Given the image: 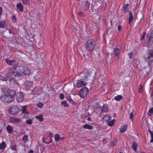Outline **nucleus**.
Instances as JSON below:
<instances>
[{"label":"nucleus","instance_id":"24","mask_svg":"<svg viewBox=\"0 0 153 153\" xmlns=\"http://www.w3.org/2000/svg\"><path fill=\"white\" fill-rule=\"evenodd\" d=\"M6 22L5 20L1 21L0 22V27L4 28L5 27Z\"/></svg>","mask_w":153,"mask_h":153},{"label":"nucleus","instance_id":"23","mask_svg":"<svg viewBox=\"0 0 153 153\" xmlns=\"http://www.w3.org/2000/svg\"><path fill=\"white\" fill-rule=\"evenodd\" d=\"M7 131L9 134L11 133L13 131V128L10 125H8L7 128Z\"/></svg>","mask_w":153,"mask_h":153},{"label":"nucleus","instance_id":"25","mask_svg":"<svg viewBox=\"0 0 153 153\" xmlns=\"http://www.w3.org/2000/svg\"><path fill=\"white\" fill-rule=\"evenodd\" d=\"M7 63L10 65H13V64L16 62V60H7L6 61Z\"/></svg>","mask_w":153,"mask_h":153},{"label":"nucleus","instance_id":"21","mask_svg":"<svg viewBox=\"0 0 153 153\" xmlns=\"http://www.w3.org/2000/svg\"><path fill=\"white\" fill-rule=\"evenodd\" d=\"M127 128V126L126 125L121 126L120 129V132L121 133L125 132L126 131Z\"/></svg>","mask_w":153,"mask_h":153},{"label":"nucleus","instance_id":"18","mask_svg":"<svg viewBox=\"0 0 153 153\" xmlns=\"http://www.w3.org/2000/svg\"><path fill=\"white\" fill-rule=\"evenodd\" d=\"M106 6V4L105 2L103 1L102 2L100 7L101 10L102 11L104 12Z\"/></svg>","mask_w":153,"mask_h":153},{"label":"nucleus","instance_id":"16","mask_svg":"<svg viewBox=\"0 0 153 153\" xmlns=\"http://www.w3.org/2000/svg\"><path fill=\"white\" fill-rule=\"evenodd\" d=\"M111 117L108 115H106L103 118V120L106 123L109 122L111 120Z\"/></svg>","mask_w":153,"mask_h":153},{"label":"nucleus","instance_id":"62","mask_svg":"<svg viewBox=\"0 0 153 153\" xmlns=\"http://www.w3.org/2000/svg\"><path fill=\"white\" fill-rule=\"evenodd\" d=\"M151 95L152 96H153V92H152L151 93Z\"/></svg>","mask_w":153,"mask_h":153},{"label":"nucleus","instance_id":"20","mask_svg":"<svg viewBox=\"0 0 153 153\" xmlns=\"http://www.w3.org/2000/svg\"><path fill=\"white\" fill-rule=\"evenodd\" d=\"M83 128L88 130H92L93 129V127L92 126L88 124H86L83 125Z\"/></svg>","mask_w":153,"mask_h":153},{"label":"nucleus","instance_id":"42","mask_svg":"<svg viewBox=\"0 0 153 153\" xmlns=\"http://www.w3.org/2000/svg\"><path fill=\"white\" fill-rule=\"evenodd\" d=\"M146 34V33L145 32H144L143 33V35L141 36V37L140 38V41H142L143 39H144Z\"/></svg>","mask_w":153,"mask_h":153},{"label":"nucleus","instance_id":"50","mask_svg":"<svg viewBox=\"0 0 153 153\" xmlns=\"http://www.w3.org/2000/svg\"><path fill=\"white\" fill-rule=\"evenodd\" d=\"M79 15L82 17H83L84 16V15L83 13L82 12H79L78 13Z\"/></svg>","mask_w":153,"mask_h":153},{"label":"nucleus","instance_id":"10","mask_svg":"<svg viewBox=\"0 0 153 153\" xmlns=\"http://www.w3.org/2000/svg\"><path fill=\"white\" fill-rule=\"evenodd\" d=\"M24 94L22 92H18L16 94V100L19 102H22L23 100Z\"/></svg>","mask_w":153,"mask_h":153},{"label":"nucleus","instance_id":"29","mask_svg":"<svg viewBox=\"0 0 153 153\" xmlns=\"http://www.w3.org/2000/svg\"><path fill=\"white\" fill-rule=\"evenodd\" d=\"M4 127V123L2 122H0V133L2 131Z\"/></svg>","mask_w":153,"mask_h":153},{"label":"nucleus","instance_id":"59","mask_svg":"<svg viewBox=\"0 0 153 153\" xmlns=\"http://www.w3.org/2000/svg\"><path fill=\"white\" fill-rule=\"evenodd\" d=\"M65 138V137H60L59 140H62L64 139Z\"/></svg>","mask_w":153,"mask_h":153},{"label":"nucleus","instance_id":"13","mask_svg":"<svg viewBox=\"0 0 153 153\" xmlns=\"http://www.w3.org/2000/svg\"><path fill=\"white\" fill-rule=\"evenodd\" d=\"M86 85V83L83 81L78 80L76 82V84H74V85L76 86L78 88L81 87L83 86H85Z\"/></svg>","mask_w":153,"mask_h":153},{"label":"nucleus","instance_id":"54","mask_svg":"<svg viewBox=\"0 0 153 153\" xmlns=\"http://www.w3.org/2000/svg\"><path fill=\"white\" fill-rule=\"evenodd\" d=\"M87 116L85 115H82L81 116V118L82 119H84L86 118Z\"/></svg>","mask_w":153,"mask_h":153},{"label":"nucleus","instance_id":"45","mask_svg":"<svg viewBox=\"0 0 153 153\" xmlns=\"http://www.w3.org/2000/svg\"><path fill=\"white\" fill-rule=\"evenodd\" d=\"M134 118L133 112H131L130 115V118L131 120H133Z\"/></svg>","mask_w":153,"mask_h":153},{"label":"nucleus","instance_id":"4","mask_svg":"<svg viewBox=\"0 0 153 153\" xmlns=\"http://www.w3.org/2000/svg\"><path fill=\"white\" fill-rule=\"evenodd\" d=\"M0 98L1 101L4 103L11 102L13 100L11 97L7 94L2 95Z\"/></svg>","mask_w":153,"mask_h":153},{"label":"nucleus","instance_id":"33","mask_svg":"<svg viewBox=\"0 0 153 153\" xmlns=\"http://www.w3.org/2000/svg\"><path fill=\"white\" fill-rule=\"evenodd\" d=\"M133 16L131 13L130 12H129V17L128 18V23L129 24H130L131 22L133 19Z\"/></svg>","mask_w":153,"mask_h":153},{"label":"nucleus","instance_id":"28","mask_svg":"<svg viewBox=\"0 0 153 153\" xmlns=\"http://www.w3.org/2000/svg\"><path fill=\"white\" fill-rule=\"evenodd\" d=\"M6 147V144L4 142H2L0 144V149H5Z\"/></svg>","mask_w":153,"mask_h":153},{"label":"nucleus","instance_id":"52","mask_svg":"<svg viewBox=\"0 0 153 153\" xmlns=\"http://www.w3.org/2000/svg\"><path fill=\"white\" fill-rule=\"evenodd\" d=\"M117 28L119 31H121L122 30V26L120 25H119L118 26Z\"/></svg>","mask_w":153,"mask_h":153},{"label":"nucleus","instance_id":"35","mask_svg":"<svg viewBox=\"0 0 153 153\" xmlns=\"http://www.w3.org/2000/svg\"><path fill=\"white\" fill-rule=\"evenodd\" d=\"M148 131L150 133L151 138V139L150 141V142L151 143L153 142V133L152 131L150 129L148 130Z\"/></svg>","mask_w":153,"mask_h":153},{"label":"nucleus","instance_id":"49","mask_svg":"<svg viewBox=\"0 0 153 153\" xmlns=\"http://www.w3.org/2000/svg\"><path fill=\"white\" fill-rule=\"evenodd\" d=\"M12 21L13 22H15L16 21V18L15 16H13L12 17Z\"/></svg>","mask_w":153,"mask_h":153},{"label":"nucleus","instance_id":"15","mask_svg":"<svg viewBox=\"0 0 153 153\" xmlns=\"http://www.w3.org/2000/svg\"><path fill=\"white\" fill-rule=\"evenodd\" d=\"M16 92L14 90L11 89H8V93L7 94L11 96L13 100H14V96Z\"/></svg>","mask_w":153,"mask_h":153},{"label":"nucleus","instance_id":"9","mask_svg":"<svg viewBox=\"0 0 153 153\" xmlns=\"http://www.w3.org/2000/svg\"><path fill=\"white\" fill-rule=\"evenodd\" d=\"M121 51V48L120 46H117L115 48H114L113 52L114 56L119 57Z\"/></svg>","mask_w":153,"mask_h":153},{"label":"nucleus","instance_id":"26","mask_svg":"<svg viewBox=\"0 0 153 153\" xmlns=\"http://www.w3.org/2000/svg\"><path fill=\"white\" fill-rule=\"evenodd\" d=\"M147 115L149 117H151L153 115V108H151L149 109Z\"/></svg>","mask_w":153,"mask_h":153},{"label":"nucleus","instance_id":"1","mask_svg":"<svg viewBox=\"0 0 153 153\" xmlns=\"http://www.w3.org/2000/svg\"><path fill=\"white\" fill-rule=\"evenodd\" d=\"M96 45L95 41L93 39H89L86 42L85 48L86 50L89 51H92Z\"/></svg>","mask_w":153,"mask_h":153},{"label":"nucleus","instance_id":"56","mask_svg":"<svg viewBox=\"0 0 153 153\" xmlns=\"http://www.w3.org/2000/svg\"><path fill=\"white\" fill-rule=\"evenodd\" d=\"M2 8L1 7H0V14L2 15Z\"/></svg>","mask_w":153,"mask_h":153},{"label":"nucleus","instance_id":"47","mask_svg":"<svg viewBox=\"0 0 153 153\" xmlns=\"http://www.w3.org/2000/svg\"><path fill=\"white\" fill-rule=\"evenodd\" d=\"M59 97L61 100H63L64 98V96L63 93H61L59 95Z\"/></svg>","mask_w":153,"mask_h":153},{"label":"nucleus","instance_id":"37","mask_svg":"<svg viewBox=\"0 0 153 153\" xmlns=\"http://www.w3.org/2000/svg\"><path fill=\"white\" fill-rule=\"evenodd\" d=\"M60 135L58 134H56L55 135V140L56 141H58L59 140Z\"/></svg>","mask_w":153,"mask_h":153},{"label":"nucleus","instance_id":"38","mask_svg":"<svg viewBox=\"0 0 153 153\" xmlns=\"http://www.w3.org/2000/svg\"><path fill=\"white\" fill-rule=\"evenodd\" d=\"M26 123L27 124L31 125L33 123V120L31 119L27 120L26 121Z\"/></svg>","mask_w":153,"mask_h":153},{"label":"nucleus","instance_id":"2","mask_svg":"<svg viewBox=\"0 0 153 153\" xmlns=\"http://www.w3.org/2000/svg\"><path fill=\"white\" fill-rule=\"evenodd\" d=\"M22 75V74L18 72H15L13 67L10 68L8 69V72L7 74V77H10L11 79H14L15 77H20Z\"/></svg>","mask_w":153,"mask_h":153},{"label":"nucleus","instance_id":"3","mask_svg":"<svg viewBox=\"0 0 153 153\" xmlns=\"http://www.w3.org/2000/svg\"><path fill=\"white\" fill-rule=\"evenodd\" d=\"M19 71L20 74L25 75H29L30 73V71L28 67L26 65H22L19 67Z\"/></svg>","mask_w":153,"mask_h":153},{"label":"nucleus","instance_id":"30","mask_svg":"<svg viewBox=\"0 0 153 153\" xmlns=\"http://www.w3.org/2000/svg\"><path fill=\"white\" fill-rule=\"evenodd\" d=\"M137 144L135 142H134L132 144V148L135 151L137 150Z\"/></svg>","mask_w":153,"mask_h":153},{"label":"nucleus","instance_id":"11","mask_svg":"<svg viewBox=\"0 0 153 153\" xmlns=\"http://www.w3.org/2000/svg\"><path fill=\"white\" fill-rule=\"evenodd\" d=\"M147 55V56L145 57V59L146 62H148L149 59L153 60V52L152 50L149 49L148 51Z\"/></svg>","mask_w":153,"mask_h":153},{"label":"nucleus","instance_id":"61","mask_svg":"<svg viewBox=\"0 0 153 153\" xmlns=\"http://www.w3.org/2000/svg\"><path fill=\"white\" fill-rule=\"evenodd\" d=\"M53 133H50V135H53Z\"/></svg>","mask_w":153,"mask_h":153},{"label":"nucleus","instance_id":"27","mask_svg":"<svg viewBox=\"0 0 153 153\" xmlns=\"http://www.w3.org/2000/svg\"><path fill=\"white\" fill-rule=\"evenodd\" d=\"M28 135H25L22 138V140L24 143H27L29 141Z\"/></svg>","mask_w":153,"mask_h":153},{"label":"nucleus","instance_id":"8","mask_svg":"<svg viewBox=\"0 0 153 153\" xmlns=\"http://www.w3.org/2000/svg\"><path fill=\"white\" fill-rule=\"evenodd\" d=\"M82 9L85 10H88L89 8L90 4L88 1H84L82 2Z\"/></svg>","mask_w":153,"mask_h":153},{"label":"nucleus","instance_id":"60","mask_svg":"<svg viewBox=\"0 0 153 153\" xmlns=\"http://www.w3.org/2000/svg\"><path fill=\"white\" fill-rule=\"evenodd\" d=\"M152 37H153V30H152Z\"/></svg>","mask_w":153,"mask_h":153},{"label":"nucleus","instance_id":"43","mask_svg":"<svg viewBox=\"0 0 153 153\" xmlns=\"http://www.w3.org/2000/svg\"><path fill=\"white\" fill-rule=\"evenodd\" d=\"M1 80L2 81H7L8 79V78H7L5 77L1 76Z\"/></svg>","mask_w":153,"mask_h":153},{"label":"nucleus","instance_id":"5","mask_svg":"<svg viewBox=\"0 0 153 153\" xmlns=\"http://www.w3.org/2000/svg\"><path fill=\"white\" fill-rule=\"evenodd\" d=\"M9 111L11 114L16 115L19 113L20 110L18 106L16 105H13L10 107Z\"/></svg>","mask_w":153,"mask_h":153},{"label":"nucleus","instance_id":"17","mask_svg":"<svg viewBox=\"0 0 153 153\" xmlns=\"http://www.w3.org/2000/svg\"><path fill=\"white\" fill-rule=\"evenodd\" d=\"M16 7L21 12L24 11V7L21 3H18L16 6Z\"/></svg>","mask_w":153,"mask_h":153},{"label":"nucleus","instance_id":"46","mask_svg":"<svg viewBox=\"0 0 153 153\" xmlns=\"http://www.w3.org/2000/svg\"><path fill=\"white\" fill-rule=\"evenodd\" d=\"M37 106L38 107L42 108L43 106V104L42 102H40L38 103Z\"/></svg>","mask_w":153,"mask_h":153},{"label":"nucleus","instance_id":"44","mask_svg":"<svg viewBox=\"0 0 153 153\" xmlns=\"http://www.w3.org/2000/svg\"><path fill=\"white\" fill-rule=\"evenodd\" d=\"M68 100L72 104H74V101L71 99V97H69L68 98Z\"/></svg>","mask_w":153,"mask_h":153},{"label":"nucleus","instance_id":"64","mask_svg":"<svg viewBox=\"0 0 153 153\" xmlns=\"http://www.w3.org/2000/svg\"><path fill=\"white\" fill-rule=\"evenodd\" d=\"M119 153H123L122 152H119Z\"/></svg>","mask_w":153,"mask_h":153},{"label":"nucleus","instance_id":"41","mask_svg":"<svg viewBox=\"0 0 153 153\" xmlns=\"http://www.w3.org/2000/svg\"><path fill=\"white\" fill-rule=\"evenodd\" d=\"M61 104L64 107H67L68 106V104L65 101H62L61 102Z\"/></svg>","mask_w":153,"mask_h":153},{"label":"nucleus","instance_id":"55","mask_svg":"<svg viewBox=\"0 0 153 153\" xmlns=\"http://www.w3.org/2000/svg\"><path fill=\"white\" fill-rule=\"evenodd\" d=\"M146 44L147 45V47L148 48H149L151 47V45L150 44V42L148 43V42H146Z\"/></svg>","mask_w":153,"mask_h":153},{"label":"nucleus","instance_id":"48","mask_svg":"<svg viewBox=\"0 0 153 153\" xmlns=\"http://www.w3.org/2000/svg\"><path fill=\"white\" fill-rule=\"evenodd\" d=\"M133 53L132 52H129L128 53V56L130 59H131L132 57Z\"/></svg>","mask_w":153,"mask_h":153},{"label":"nucleus","instance_id":"22","mask_svg":"<svg viewBox=\"0 0 153 153\" xmlns=\"http://www.w3.org/2000/svg\"><path fill=\"white\" fill-rule=\"evenodd\" d=\"M108 111V107L107 105L106 104H103L101 112H107Z\"/></svg>","mask_w":153,"mask_h":153},{"label":"nucleus","instance_id":"6","mask_svg":"<svg viewBox=\"0 0 153 153\" xmlns=\"http://www.w3.org/2000/svg\"><path fill=\"white\" fill-rule=\"evenodd\" d=\"M90 76V74L87 71H83L79 75L80 79L82 80H87Z\"/></svg>","mask_w":153,"mask_h":153},{"label":"nucleus","instance_id":"40","mask_svg":"<svg viewBox=\"0 0 153 153\" xmlns=\"http://www.w3.org/2000/svg\"><path fill=\"white\" fill-rule=\"evenodd\" d=\"M23 4L25 5L29 4L30 3L29 0H22Z\"/></svg>","mask_w":153,"mask_h":153},{"label":"nucleus","instance_id":"63","mask_svg":"<svg viewBox=\"0 0 153 153\" xmlns=\"http://www.w3.org/2000/svg\"><path fill=\"white\" fill-rule=\"evenodd\" d=\"M50 139H51V140L49 141H51V142L52 141V139H51V138H50Z\"/></svg>","mask_w":153,"mask_h":153},{"label":"nucleus","instance_id":"34","mask_svg":"<svg viewBox=\"0 0 153 153\" xmlns=\"http://www.w3.org/2000/svg\"><path fill=\"white\" fill-rule=\"evenodd\" d=\"M128 3H126L123 9V12L124 13H126L128 9Z\"/></svg>","mask_w":153,"mask_h":153},{"label":"nucleus","instance_id":"32","mask_svg":"<svg viewBox=\"0 0 153 153\" xmlns=\"http://www.w3.org/2000/svg\"><path fill=\"white\" fill-rule=\"evenodd\" d=\"M115 122V119H114L112 120L111 121H109V122H108L107 123L108 124V126H112L114 125Z\"/></svg>","mask_w":153,"mask_h":153},{"label":"nucleus","instance_id":"39","mask_svg":"<svg viewBox=\"0 0 153 153\" xmlns=\"http://www.w3.org/2000/svg\"><path fill=\"white\" fill-rule=\"evenodd\" d=\"M152 32L151 33V34L150 36H148L146 38V40L147 41V42H148V43L150 42L151 38H153V37L152 36Z\"/></svg>","mask_w":153,"mask_h":153},{"label":"nucleus","instance_id":"58","mask_svg":"<svg viewBox=\"0 0 153 153\" xmlns=\"http://www.w3.org/2000/svg\"><path fill=\"white\" fill-rule=\"evenodd\" d=\"M87 120L88 121H91V119L90 117H88Z\"/></svg>","mask_w":153,"mask_h":153},{"label":"nucleus","instance_id":"14","mask_svg":"<svg viewBox=\"0 0 153 153\" xmlns=\"http://www.w3.org/2000/svg\"><path fill=\"white\" fill-rule=\"evenodd\" d=\"M9 120L10 122L13 123H19L21 121V120L19 118L12 117H10Z\"/></svg>","mask_w":153,"mask_h":153},{"label":"nucleus","instance_id":"7","mask_svg":"<svg viewBox=\"0 0 153 153\" xmlns=\"http://www.w3.org/2000/svg\"><path fill=\"white\" fill-rule=\"evenodd\" d=\"M88 91V88L85 87L80 90L79 95L81 98H83L87 96Z\"/></svg>","mask_w":153,"mask_h":153},{"label":"nucleus","instance_id":"19","mask_svg":"<svg viewBox=\"0 0 153 153\" xmlns=\"http://www.w3.org/2000/svg\"><path fill=\"white\" fill-rule=\"evenodd\" d=\"M36 119L38 120L40 122H42L43 120V116L42 114H40L35 117Z\"/></svg>","mask_w":153,"mask_h":153},{"label":"nucleus","instance_id":"36","mask_svg":"<svg viewBox=\"0 0 153 153\" xmlns=\"http://www.w3.org/2000/svg\"><path fill=\"white\" fill-rule=\"evenodd\" d=\"M139 88L138 91L139 93H141L142 92V91L143 90V87L142 85L140 84L139 85Z\"/></svg>","mask_w":153,"mask_h":153},{"label":"nucleus","instance_id":"51","mask_svg":"<svg viewBox=\"0 0 153 153\" xmlns=\"http://www.w3.org/2000/svg\"><path fill=\"white\" fill-rule=\"evenodd\" d=\"M42 140L43 142L44 143H46V144H48L51 143V141H49V142H46L45 141V138L44 137H43L42 138Z\"/></svg>","mask_w":153,"mask_h":153},{"label":"nucleus","instance_id":"57","mask_svg":"<svg viewBox=\"0 0 153 153\" xmlns=\"http://www.w3.org/2000/svg\"><path fill=\"white\" fill-rule=\"evenodd\" d=\"M28 153H33V151L32 150H31L29 151Z\"/></svg>","mask_w":153,"mask_h":153},{"label":"nucleus","instance_id":"31","mask_svg":"<svg viewBox=\"0 0 153 153\" xmlns=\"http://www.w3.org/2000/svg\"><path fill=\"white\" fill-rule=\"evenodd\" d=\"M123 99V97L121 95H118L116 96L114 99L116 101H119Z\"/></svg>","mask_w":153,"mask_h":153},{"label":"nucleus","instance_id":"53","mask_svg":"<svg viewBox=\"0 0 153 153\" xmlns=\"http://www.w3.org/2000/svg\"><path fill=\"white\" fill-rule=\"evenodd\" d=\"M17 65H18V64H15L13 65V69H14V70H16V68H17Z\"/></svg>","mask_w":153,"mask_h":153},{"label":"nucleus","instance_id":"12","mask_svg":"<svg viewBox=\"0 0 153 153\" xmlns=\"http://www.w3.org/2000/svg\"><path fill=\"white\" fill-rule=\"evenodd\" d=\"M22 114H24V117L25 118H27L28 117V115L29 114V112L27 110L26 106H24L22 107Z\"/></svg>","mask_w":153,"mask_h":153}]
</instances>
